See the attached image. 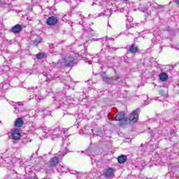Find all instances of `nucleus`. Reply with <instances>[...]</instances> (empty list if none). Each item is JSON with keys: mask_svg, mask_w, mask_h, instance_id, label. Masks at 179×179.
<instances>
[{"mask_svg": "<svg viewBox=\"0 0 179 179\" xmlns=\"http://www.w3.org/2000/svg\"><path fill=\"white\" fill-rule=\"evenodd\" d=\"M78 54L71 52L67 54L62 60H59L55 65H64V66H73L75 64V60L78 58Z\"/></svg>", "mask_w": 179, "mask_h": 179, "instance_id": "f257e3e1", "label": "nucleus"}, {"mask_svg": "<svg viewBox=\"0 0 179 179\" xmlns=\"http://www.w3.org/2000/svg\"><path fill=\"white\" fill-rule=\"evenodd\" d=\"M67 152H59L57 153V157H52L48 162V164L49 167H55L62 157H64V155H66Z\"/></svg>", "mask_w": 179, "mask_h": 179, "instance_id": "f03ea898", "label": "nucleus"}, {"mask_svg": "<svg viewBox=\"0 0 179 179\" xmlns=\"http://www.w3.org/2000/svg\"><path fill=\"white\" fill-rule=\"evenodd\" d=\"M106 75V72L102 73L103 80L105 83H118L120 82V76H113V77H108L104 76Z\"/></svg>", "mask_w": 179, "mask_h": 179, "instance_id": "7ed1b4c3", "label": "nucleus"}, {"mask_svg": "<svg viewBox=\"0 0 179 179\" xmlns=\"http://www.w3.org/2000/svg\"><path fill=\"white\" fill-rule=\"evenodd\" d=\"M116 171L115 168L108 167L103 170V176L106 178H110L113 177Z\"/></svg>", "mask_w": 179, "mask_h": 179, "instance_id": "20e7f679", "label": "nucleus"}, {"mask_svg": "<svg viewBox=\"0 0 179 179\" xmlns=\"http://www.w3.org/2000/svg\"><path fill=\"white\" fill-rule=\"evenodd\" d=\"M139 118V109L134 110L130 115L129 120L130 122H137Z\"/></svg>", "mask_w": 179, "mask_h": 179, "instance_id": "39448f33", "label": "nucleus"}, {"mask_svg": "<svg viewBox=\"0 0 179 179\" xmlns=\"http://www.w3.org/2000/svg\"><path fill=\"white\" fill-rule=\"evenodd\" d=\"M58 23V18L55 16L49 17L47 20V24L49 26H54V24H57Z\"/></svg>", "mask_w": 179, "mask_h": 179, "instance_id": "423d86ee", "label": "nucleus"}, {"mask_svg": "<svg viewBox=\"0 0 179 179\" xmlns=\"http://www.w3.org/2000/svg\"><path fill=\"white\" fill-rule=\"evenodd\" d=\"M115 121H124V122H127V117H125V113L121 112L116 115L115 118Z\"/></svg>", "mask_w": 179, "mask_h": 179, "instance_id": "0eeeda50", "label": "nucleus"}, {"mask_svg": "<svg viewBox=\"0 0 179 179\" xmlns=\"http://www.w3.org/2000/svg\"><path fill=\"white\" fill-rule=\"evenodd\" d=\"M11 136L13 139L15 141H17V139L20 138V133L19 132V129H14L12 131Z\"/></svg>", "mask_w": 179, "mask_h": 179, "instance_id": "6e6552de", "label": "nucleus"}, {"mask_svg": "<svg viewBox=\"0 0 179 179\" xmlns=\"http://www.w3.org/2000/svg\"><path fill=\"white\" fill-rule=\"evenodd\" d=\"M127 51L131 52V54H136L138 52V46H136L134 44L129 45L127 46Z\"/></svg>", "mask_w": 179, "mask_h": 179, "instance_id": "1a4fd4ad", "label": "nucleus"}, {"mask_svg": "<svg viewBox=\"0 0 179 179\" xmlns=\"http://www.w3.org/2000/svg\"><path fill=\"white\" fill-rule=\"evenodd\" d=\"M12 33H15V34L17 33H20L22 31V25L20 24H16L11 29Z\"/></svg>", "mask_w": 179, "mask_h": 179, "instance_id": "9d476101", "label": "nucleus"}, {"mask_svg": "<svg viewBox=\"0 0 179 179\" xmlns=\"http://www.w3.org/2000/svg\"><path fill=\"white\" fill-rule=\"evenodd\" d=\"M159 78L162 82H166L169 79V75L167 73L162 72L159 74Z\"/></svg>", "mask_w": 179, "mask_h": 179, "instance_id": "9b49d317", "label": "nucleus"}, {"mask_svg": "<svg viewBox=\"0 0 179 179\" xmlns=\"http://www.w3.org/2000/svg\"><path fill=\"white\" fill-rule=\"evenodd\" d=\"M67 80L69 83H65V85H67V87H69V89H71L72 86H75V85H76L75 82L72 81V78H71V77H69L67 78Z\"/></svg>", "mask_w": 179, "mask_h": 179, "instance_id": "f8f14e48", "label": "nucleus"}, {"mask_svg": "<svg viewBox=\"0 0 179 179\" xmlns=\"http://www.w3.org/2000/svg\"><path fill=\"white\" fill-rule=\"evenodd\" d=\"M23 124H24V122H23V120H22V118L20 117L16 119L15 122V126L17 127L18 128H20V127H22Z\"/></svg>", "mask_w": 179, "mask_h": 179, "instance_id": "ddd939ff", "label": "nucleus"}, {"mask_svg": "<svg viewBox=\"0 0 179 179\" xmlns=\"http://www.w3.org/2000/svg\"><path fill=\"white\" fill-rule=\"evenodd\" d=\"M99 16H111V13L110 10H107L106 11H103V13H99Z\"/></svg>", "mask_w": 179, "mask_h": 179, "instance_id": "4468645a", "label": "nucleus"}, {"mask_svg": "<svg viewBox=\"0 0 179 179\" xmlns=\"http://www.w3.org/2000/svg\"><path fill=\"white\" fill-rule=\"evenodd\" d=\"M117 160L119 163H124V162H127V156L122 155L120 157H118Z\"/></svg>", "mask_w": 179, "mask_h": 179, "instance_id": "2eb2a0df", "label": "nucleus"}, {"mask_svg": "<svg viewBox=\"0 0 179 179\" xmlns=\"http://www.w3.org/2000/svg\"><path fill=\"white\" fill-rule=\"evenodd\" d=\"M36 57L37 59H43V58H44V53L39 52L36 55Z\"/></svg>", "mask_w": 179, "mask_h": 179, "instance_id": "dca6fc26", "label": "nucleus"}, {"mask_svg": "<svg viewBox=\"0 0 179 179\" xmlns=\"http://www.w3.org/2000/svg\"><path fill=\"white\" fill-rule=\"evenodd\" d=\"M41 41H43V39H36L35 41H34V45H36V47H37V45H38L40 43H41Z\"/></svg>", "mask_w": 179, "mask_h": 179, "instance_id": "f3484780", "label": "nucleus"}, {"mask_svg": "<svg viewBox=\"0 0 179 179\" xmlns=\"http://www.w3.org/2000/svg\"><path fill=\"white\" fill-rule=\"evenodd\" d=\"M167 31H171V34L172 36H176L177 34V33H176V32H174V31L171 30V28L170 27H168Z\"/></svg>", "mask_w": 179, "mask_h": 179, "instance_id": "a211bd4d", "label": "nucleus"}, {"mask_svg": "<svg viewBox=\"0 0 179 179\" xmlns=\"http://www.w3.org/2000/svg\"><path fill=\"white\" fill-rule=\"evenodd\" d=\"M36 101H38V103H40V101H41V100H43V97H36Z\"/></svg>", "mask_w": 179, "mask_h": 179, "instance_id": "6ab92c4d", "label": "nucleus"}, {"mask_svg": "<svg viewBox=\"0 0 179 179\" xmlns=\"http://www.w3.org/2000/svg\"><path fill=\"white\" fill-rule=\"evenodd\" d=\"M19 106H23V102H17Z\"/></svg>", "mask_w": 179, "mask_h": 179, "instance_id": "aec40b11", "label": "nucleus"}, {"mask_svg": "<svg viewBox=\"0 0 179 179\" xmlns=\"http://www.w3.org/2000/svg\"><path fill=\"white\" fill-rule=\"evenodd\" d=\"M176 3H177L178 5H179V0H175Z\"/></svg>", "mask_w": 179, "mask_h": 179, "instance_id": "412c9836", "label": "nucleus"}, {"mask_svg": "<svg viewBox=\"0 0 179 179\" xmlns=\"http://www.w3.org/2000/svg\"><path fill=\"white\" fill-rule=\"evenodd\" d=\"M47 115H51V111H48V112L47 113Z\"/></svg>", "mask_w": 179, "mask_h": 179, "instance_id": "4be33fe9", "label": "nucleus"}, {"mask_svg": "<svg viewBox=\"0 0 179 179\" xmlns=\"http://www.w3.org/2000/svg\"><path fill=\"white\" fill-rule=\"evenodd\" d=\"M123 61L124 62H127V58L124 57Z\"/></svg>", "mask_w": 179, "mask_h": 179, "instance_id": "5701e85b", "label": "nucleus"}, {"mask_svg": "<svg viewBox=\"0 0 179 179\" xmlns=\"http://www.w3.org/2000/svg\"><path fill=\"white\" fill-rule=\"evenodd\" d=\"M45 132L46 133V134H48V132H47V127H46V129L45 128Z\"/></svg>", "mask_w": 179, "mask_h": 179, "instance_id": "b1692460", "label": "nucleus"}, {"mask_svg": "<svg viewBox=\"0 0 179 179\" xmlns=\"http://www.w3.org/2000/svg\"><path fill=\"white\" fill-rule=\"evenodd\" d=\"M179 32V29H177V30H176V33H178Z\"/></svg>", "mask_w": 179, "mask_h": 179, "instance_id": "393cba45", "label": "nucleus"}, {"mask_svg": "<svg viewBox=\"0 0 179 179\" xmlns=\"http://www.w3.org/2000/svg\"><path fill=\"white\" fill-rule=\"evenodd\" d=\"M149 103H150V102H148V103H146V102H145V106H148V104H149Z\"/></svg>", "mask_w": 179, "mask_h": 179, "instance_id": "a878e982", "label": "nucleus"}, {"mask_svg": "<svg viewBox=\"0 0 179 179\" xmlns=\"http://www.w3.org/2000/svg\"><path fill=\"white\" fill-rule=\"evenodd\" d=\"M144 96H145V97H146V99H148V96H147V95H145Z\"/></svg>", "mask_w": 179, "mask_h": 179, "instance_id": "bb28decb", "label": "nucleus"}, {"mask_svg": "<svg viewBox=\"0 0 179 179\" xmlns=\"http://www.w3.org/2000/svg\"><path fill=\"white\" fill-rule=\"evenodd\" d=\"M171 134H173L174 132V131H171Z\"/></svg>", "mask_w": 179, "mask_h": 179, "instance_id": "cd10ccee", "label": "nucleus"}, {"mask_svg": "<svg viewBox=\"0 0 179 179\" xmlns=\"http://www.w3.org/2000/svg\"><path fill=\"white\" fill-rule=\"evenodd\" d=\"M146 10H143V12H145Z\"/></svg>", "mask_w": 179, "mask_h": 179, "instance_id": "c85d7f7f", "label": "nucleus"}, {"mask_svg": "<svg viewBox=\"0 0 179 179\" xmlns=\"http://www.w3.org/2000/svg\"><path fill=\"white\" fill-rule=\"evenodd\" d=\"M124 1H128V0H124Z\"/></svg>", "mask_w": 179, "mask_h": 179, "instance_id": "c756f323", "label": "nucleus"}]
</instances>
